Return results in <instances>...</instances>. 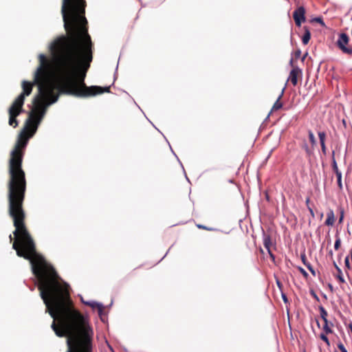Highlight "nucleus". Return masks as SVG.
Here are the masks:
<instances>
[{"label":"nucleus","mask_w":352,"mask_h":352,"mask_svg":"<svg viewBox=\"0 0 352 352\" xmlns=\"http://www.w3.org/2000/svg\"><path fill=\"white\" fill-rule=\"evenodd\" d=\"M302 77V70L298 67H293V69L289 73L288 80H289L294 86L298 83V78Z\"/></svg>","instance_id":"nucleus-6"},{"label":"nucleus","mask_w":352,"mask_h":352,"mask_svg":"<svg viewBox=\"0 0 352 352\" xmlns=\"http://www.w3.org/2000/svg\"><path fill=\"white\" fill-rule=\"evenodd\" d=\"M84 303L87 305H89V306H90L93 309H97L98 311V314L99 315L102 314V313L103 311V306H102V305H101L100 303H98L96 302H84Z\"/></svg>","instance_id":"nucleus-10"},{"label":"nucleus","mask_w":352,"mask_h":352,"mask_svg":"<svg viewBox=\"0 0 352 352\" xmlns=\"http://www.w3.org/2000/svg\"><path fill=\"white\" fill-rule=\"evenodd\" d=\"M9 238H10V241H12V236L11 234L10 235Z\"/></svg>","instance_id":"nucleus-40"},{"label":"nucleus","mask_w":352,"mask_h":352,"mask_svg":"<svg viewBox=\"0 0 352 352\" xmlns=\"http://www.w3.org/2000/svg\"><path fill=\"white\" fill-rule=\"evenodd\" d=\"M332 168H333V170L334 171V173L336 174H337V173H341L340 171V170L338 169V165H337V162H336V160L335 159V151H333L332 152Z\"/></svg>","instance_id":"nucleus-16"},{"label":"nucleus","mask_w":352,"mask_h":352,"mask_svg":"<svg viewBox=\"0 0 352 352\" xmlns=\"http://www.w3.org/2000/svg\"><path fill=\"white\" fill-rule=\"evenodd\" d=\"M282 297H283V301H284L285 302H287V298L286 295H285V294H282Z\"/></svg>","instance_id":"nucleus-33"},{"label":"nucleus","mask_w":352,"mask_h":352,"mask_svg":"<svg viewBox=\"0 0 352 352\" xmlns=\"http://www.w3.org/2000/svg\"><path fill=\"white\" fill-rule=\"evenodd\" d=\"M333 265H334L335 268L336 269L337 272H338V271H339V270H341V269H340V268L337 265V264H336L335 262L333 263Z\"/></svg>","instance_id":"nucleus-34"},{"label":"nucleus","mask_w":352,"mask_h":352,"mask_svg":"<svg viewBox=\"0 0 352 352\" xmlns=\"http://www.w3.org/2000/svg\"><path fill=\"white\" fill-rule=\"evenodd\" d=\"M338 211H339V213H340L338 223L340 224H342L343 223L344 218V208L342 207H340L338 208Z\"/></svg>","instance_id":"nucleus-18"},{"label":"nucleus","mask_w":352,"mask_h":352,"mask_svg":"<svg viewBox=\"0 0 352 352\" xmlns=\"http://www.w3.org/2000/svg\"><path fill=\"white\" fill-rule=\"evenodd\" d=\"M320 318L322 320L327 319L328 313L326 309L322 306H319L318 307Z\"/></svg>","instance_id":"nucleus-17"},{"label":"nucleus","mask_w":352,"mask_h":352,"mask_svg":"<svg viewBox=\"0 0 352 352\" xmlns=\"http://www.w3.org/2000/svg\"><path fill=\"white\" fill-rule=\"evenodd\" d=\"M304 30H305V33L302 38V42L304 45H307L311 38V33L307 27L305 26Z\"/></svg>","instance_id":"nucleus-12"},{"label":"nucleus","mask_w":352,"mask_h":352,"mask_svg":"<svg viewBox=\"0 0 352 352\" xmlns=\"http://www.w3.org/2000/svg\"><path fill=\"white\" fill-rule=\"evenodd\" d=\"M336 240L335 241L334 248H335L336 250H338L340 248L341 240H340V237L337 234L336 235Z\"/></svg>","instance_id":"nucleus-23"},{"label":"nucleus","mask_w":352,"mask_h":352,"mask_svg":"<svg viewBox=\"0 0 352 352\" xmlns=\"http://www.w3.org/2000/svg\"><path fill=\"white\" fill-rule=\"evenodd\" d=\"M308 210H309V213H310L311 216L313 218H314V217H315V214H314V212L313 209H312L310 206H308Z\"/></svg>","instance_id":"nucleus-30"},{"label":"nucleus","mask_w":352,"mask_h":352,"mask_svg":"<svg viewBox=\"0 0 352 352\" xmlns=\"http://www.w3.org/2000/svg\"><path fill=\"white\" fill-rule=\"evenodd\" d=\"M324 325L322 327L323 331L326 334H329L333 332L331 327L333 326V324L329 321L328 319L324 320Z\"/></svg>","instance_id":"nucleus-9"},{"label":"nucleus","mask_w":352,"mask_h":352,"mask_svg":"<svg viewBox=\"0 0 352 352\" xmlns=\"http://www.w3.org/2000/svg\"><path fill=\"white\" fill-rule=\"evenodd\" d=\"M31 125L19 134L9 160V180L8 183V214L12 219L15 230V240L12 248L16 255L30 262L32 271L37 280H62L55 269L36 252L35 243L29 233L25 223V212L23 201L26 192V179L22 169L24 149L28 138L36 131Z\"/></svg>","instance_id":"nucleus-2"},{"label":"nucleus","mask_w":352,"mask_h":352,"mask_svg":"<svg viewBox=\"0 0 352 352\" xmlns=\"http://www.w3.org/2000/svg\"><path fill=\"white\" fill-rule=\"evenodd\" d=\"M309 198H307L306 200V204H307V207L309 206Z\"/></svg>","instance_id":"nucleus-36"},{"label":"nucleus","mask_w":352,"mask_h":352,"mask_svg":"<svg viewBox=\"0 0 352 352\" xmlns=\"http://www.w3.org/2000/svg\"><path fill=\"white\" fill-rule=\"evenodd\" d=\"M197 227L199 229H202V230H209V231L214 230V229L212 228H208V227H206L204 225H201V224H197Z\"/></svg>","instance_id":"nucleus-24"},{"label":"nucleus","mask_w":352,"mask_h":352,"mask_svg":"<svg viewBox=\"0 0 352 352\" xmlns=\"http://www.w3.org/2000/svg\"><path fill=\"white\" fill-rule=\"evenodd\" d=\"M314 21H316L317 23H320V24H321L322 26H324V23L323 22V20H322L321 18H320V17H318V18H315V19H314Z\"/></svg>","instance_id":"nucleus-26"},{"label":"nucleus","mask_w":352,"mask_h":352,"mask_svg":"<svg viewBox=\"0 0 352 352\" xmlns=\"http://www.w3.org/2000/svg\"><path fill=\"white\" fill-rule=\"evenodd\" d=\"M336 222V217L332 209H329L327 213V219L324 222L327 226H333Z\"/></svg>","instance_id":"nucleus-8"},{"label":"nucleus","mask_w":352,"mask_h":352,"mask_svg":"<svg viewBox=\"0 0 352 352\" xmlns=\"http://www.w3.org/2000/svg\"><path fill=\"white\" fill-rule=\"evenodd\" d=\"M300 54H301L300 50H297V51L295 52V56H296V58H298V57L300 56Z\"/></svg>","instance_id":"nucleus-31"},{"label":"nucleus","mask_w":352,"mask_h":352,"mask_svg":"<svg viewBox=\"0 0 352 352\" xmlns=\"http://www.w3.org/2000/svg\"><path fill=\"white\" fill-rule=\"evenodd\" d=\"M290 65H291L292 66H293V59H292V58L290 60Z\"/></svg>","instance_id":"nucleus-38"},{"label":"nucleus","mask_w":352,"mask_h":352,"mask_svg":"<svg viewBox=\"0 0 352 352\" xmlns=\"http://www.w3.org/2000/svg\"><path fill=\"white\" fill-rule=\"evenodd\" d=\"M263 245H264V247L267 250V252L270 254V258L273 261H274L275 260V256L272 254V251L270 250V248H271V245H272V240H271V236L269 234H263Z\"/></svg>","instance_id":"nucleus-7"},{"label":"nucleus","mask_w":352,"mask_h":352,"mask_svg":"<svg viewBox=\"0 0 352 352\" xmlns=\"http://www.w3.org/2000/svg\"><path fill=\"white\" fill-rule=\"evenodd\" d=\"M338 348L340 350L341 352H348L342 342H339L338 344Z\"/></svg>","instance_id":"nucleus-25"},{"label":"nucleus","mask_w":352,"mask_h":352,"mask_svg":"<svg viewBox=\"0 0 352 352\" xmlns=\"http://www.w3.org/2000/svg\"><path fill=\"white\" fill-rule=\"evenodd\" d=\"M349 36L346 33H340L336 45L344 54L352 55V45L349 43Z\"/></svg>","instance_id":"nucleus-3"},{"label":"nucleus","mask_w":352,"mask_h":352,"mask_svg":"<svg viewBox=\"0 0 352 352\" xmlns=\"http://www.w3.org/2000/svg\"><path fill=\"white\" fill-rule=\"evenodd\" d=\"M283 92H284V89H283L280 95L278 96V99L276 100V101L274 102L273 107H272V111H277L280 109L282 108L283 107V103L280 102V99L283 95Z\"/></svg>","instance_id":"nucleus-14"},{"label":"nucleus","mask_w":352,"mask_h":352,"mask_svg":"<svg viewBox=\"0 0 352 352\" xmlns=\"http://www.w3.org/2000/svg\"><path fill=\"white\" fill-rule=\"evenodd\" d=\"M336 177H337V182L338 186L340 190L342 189V173H337Z\"/></svg>","instance_id":"nucleus-20"},{"label":"nucleus","mask_w":352,"mask_h":352,"mask_svg":"<svg viewBox=\"0 0 352 352\" xmlns=\"http://www.w3.org/2000/svg\"><path fill=\"white\" fill-rule=\"evenodd\" d=\"M344 263H345V266L346 267H347L348 269L350 268V264H349V257L346 256L345 258V261H344Z\"/></svg>","instance_id":"nucleus-29"},{"label":"nucleus","mask_w":352,"mask_h":352,"mask_svg":"<svg viewBox=\"0 0 352 352\" xmlns=\"http://www.w3.org/2000/svg\"><path fill=\"white\" fill-rule=\"evenodd\" d=\"M318 134V138L320 140V143L325 144L326 136H327L326 133L324 131H319Z\"/></svg>","instance_id":"nucleus-19"},{"label":"nucleus","mask_w":352,"mask_h":352,"mask_svg":"<svg viewBox=\"0 0 352 352\" xmlns=\"http://www.w3.org/2000/svg\"><path fill=\"white\" fill-rule=\"evenodd\" d=\"M302 148L305 151L307 157H311V155L314 153V148H312L311 146H309L307 143L304 141L301 145Z\"/></svg>","instance_id":"nucleus-11"},{"label":"nucleus","mask_w":352,"mask_h":352,"mask_svg":"<svg viewBox=\"0 0 352 352\" xmlns=\"http://www.w3.org/2000/svg\"><path fill=\"white\" fill-rule=\"evenodd\" d=\"M61 14L66 34L57 38L51 46L58 73V85L51 79L49 61L41 54L33 82L22 81L23 91L8 109V123L14 128L19 124L16 117L23 111L25 96L31 94L36 85L38 94L34 98L33 107L26 120V127L32 125L34 129L44 118L47 107L55 103L61 94L88 98L110 92V87H87L85 83L93 60L94 47L85 13L62 5Z\"/></svg>","instance_id":"nucleus-1"},{"label":"nucleus","mask_w":352,"mask_h":352,"mask_svg":"<svg viewBox=\"0 0 352 352\" xmlns=\"http://www.w3.org/2000/svg\"><path fill=\"white\" fill-rule=\"evenodd\" d=\"M335 276L341 283L345 282L341 270H339V271L338 272V274L335 275Z\"/></svg>","instance_id":"nucleus-21"},{"label":"nucleus","mask_w":352,"mask_h":352,"mask_svg":"<svg viewBox=\"0 0 352 352\" xmlns=\"http://www.w3.org/2000/svg\"><path fill=\"white\" fill-rule=\"evenodd\" d=\"M62 5L74 8L85 13L87 2L85 0H63Z\"/></svg>","instance_id":"nucleus-4"},{"label":"nucleus","mask_w":352,"mask_h":352,"mask_svg":"<svg viewBox=\"0 0 352 352\" xmlns=\"http://www.w3.org/2000/svg\"><path fill=\"white\" fill-rule=\"evenodd\" d=\"M328 287H329V289L331 290V292H333V286H332V285H331V284H330V283H329V284L328 285Z\"/></svg>","instance_id":"nucleus-35"},{"label":"nucleus","mask_w":352,"mask_h":352,"mask_svg":"<svg viewBox=\"0 0 352 352\" xmlns=\"http://www.w3.org/2000/svg\"><path fill=\"white\" fill-rule=\"evenodd\" d=\"M300 257L303 264L308 268V270L314 276H316V272L312 267L311 265L309 262H307L306 255L301 254Z\"/></svg>","instance_id":"nucleus-13"},{"label":"nucleus","mask_w":352,"mask_h":352,"mask_svg":"<svg viewBox=\"0 0 352 352\" xmlns=\"http://www.w3.org/2000/svg\"><path fill=\"white\" fill-rule=\"evenodd\" d=\"M321 146V150L324 155L327 154V147L325 144H320Z\"/></svg>","instance_id":"nucleus-27"},{"label":"nucleus","mask_w":352,"mask_h":352,"mask_svg":"<svg viewBox=\"0 0 352 352\" xmlns=\"http://www.w3.org/2000/svg\"><path fill=\"white\" fill-rule=\"evenodd\" d=\"M311 294H312L313 297H314L316 300H318V301L319 300V298H318V296H317V295H316L314 292H312Z\"/></svg>","instance_id":"nucleus-32"},{"label":"nucleus","mask_w":352,"mask_h":352,"mask_svg":"<svg viewBox=\"0 0 352 352\" xmlns=\"http://www.w3.org/2000/svg\"><path fill=\"white\" fill-rule=\"evenodd\" d=\"M293 18L296 26L300 27L306 20L305 8L300 6L296 9L293 13Z\"/></svg>","instance_id":"nucleus-5"},{"label":"nucleus","mask_w":352,"mask_h":352,"mask_svg":"<svg viewBox=\"0 0 352 352\" xmlns=\"http://www.w3.org/2000/svg\"><path fill=\"white\" fill-rule=\"evenodd\" d=\"M320 338L326 343L327 346H330V342H329V340L326 333L325 334L324 333H321L320 335Z\"/></svg>","instance_id":"nucleus-22"},{"label":"nucleus","mask_w":352,"mask_h":352,"mask_svg":"<svg viewBox=\"0 0 352 352\" xmlns=\"http://www.w3.org/2000/svg\"><path fill=\"white\" fill-rule=\"evenodd\" d=\"M308 136L311 147L314 148L316 145V140L312 131H308Z\"/></svg>","instance_id":"nucleus-15"},{"label":"nucleus","mask_w":352,"mask_h":352,"mask_svg":"<svg viewBox=\"0 0 352 352\" xmlns=\"http://www.w3.org/2000/svg\"><path fill=\"white\" fill-rule=\"evenodd\" d=\"M299 271L301 272V274L305 277L307 278L308 276V274L307 273V272L302 267H299Z\"/></svg>","instance_id":"nucleus-28"},{"label":"nucleus","mask_w":352,"mask_h":352,"mask_svg":"<svg viewBox=\"0 0 352 352\" xmlns=\"http://www.w3.org/2000/svg\"><path fill=\"white\" fill-rule=\"evenodd\" d=\"M277 285H278V287L280 288L281 283H280V282L279 280H277Z\"/></svg>","instance_id":"nucleus-37"},{"label":"nucleus","mask_w":352,"mask_h":352,"mask_svg":"<svg viewBox=\"0 0 352 352\" xmlns=\"http://www.w3.org/2000/svg\"><path fill=\"white\" fill-rule=\"evenodd\" d=\"M322 217H323V213L322 212V213L320 214V219H322Z\"/></svg>","instance_id":"nucleus-39"}]
</instances>
